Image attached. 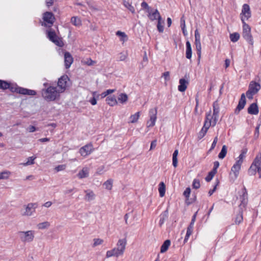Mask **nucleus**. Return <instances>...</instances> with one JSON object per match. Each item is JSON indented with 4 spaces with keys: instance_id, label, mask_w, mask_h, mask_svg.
Instances as JSON below:
<instances>
[{
    "instance_id": "f257e3e1",
    "label": "nucleus",
    "mask_w": 261,
    "mask_h": 261,
    "mask_svg": "<svg viewBox=\"0 0 261 261\" xmlns=\"http://www.w3.org/2000/svg\"><path fill=\"white\" fill-rule=\"evenodd\" d=\"M60 93L61 92L58 90L57 87L52 86L42 90V96L47 101L55 100L59 97Z\"/></svg>"
},
{
    "instance_id": "f03ea898",
    "label": "nucleus",
    "mask_w": 261,
    "mask_h": 261,
    "mask_svg": "<svg viewBox=\"0 0 261 261\" xmlns=\"http://www.w3.org/2000/svg\"><path fill=\"white\" fill-rule=\"evenodd\" d=\"M260 89V86L259 84L253 81L251 82L249 86V89L246 93L248 98L250 99H252L253 96L257 93Z\"/></svg>"
},
{
    "instance_id": "7ed1b4c3",
    "label": "nucleus",
    "mask_w": 261,
    "mask_h": 261,
    "mask_svg": "<svg viewBox=\"0 0 261 261\" xmlns=\"http://www.w3.org/2000/svg\"><path fill=\"white\" fill-rule=\"evenodd\" d=\"M46 34L48 39L56 45L59 47H62L63 46L64 43L62 39L57 36L55 32L51 29L47 30Z\"/></svg>"
},
{
    "instance_id": "20e7f679",
    "label": "nucleus",
    "mask_w": 261,
    "mask_h": 261,
    "mask_svg": "<svg viewBox=\"0 0 261 261\" xmlns=\"http://www.w3.org/2000/svg\"><path fill=\"white\" fill-rule=\"evenodd\" d=\"M43 19L44 22L42 25L46 27L50 28L55 22V18L52 12H46L43 13Z\"/></svg>"
},
{
    "instance_id": "39448f33",
    "label": "nucleus",
    "mask_w": 261,
    "mask_h": 261,
    "mask_svg": "<svg viewBox=\"0 0 261 261\" xmlns=\"http://www.w3.org/2000/svg\"><path fill=\"white\" fill-rule=\"evenodd\" d=\"M213 115H211V111H210L208 113H210V119L213 121V125H216L217 122L219 118V114L220 112V107L217 100L215 101L213 104Z\"/></svg>"
},
{
    "instance_id": "423d86ee",
    "label": "nucleus",
    "mask_w": 261,
    "mask_h": 261,
    "mask_svg": "<svg viewBox=\"0 0 261 261\" xmlns=\"http://www.w3.org/2000/svg\"><path fill=\"white\" fill-rule=\"evenodd\" d=\"M18 234L21 241L24 243L31 242L34 238V232L32 230L19 231Z\"/></svg>"
},
{
    "instance_id": "0eeeda50",
    "label": "nucleus",
    "mask_w": 261,
    "mask_h": 261,
    "mask_svg": "<svg viewBox=\"0 0 261 261\" xmlns=\"http://www.w3.org/2000/svg\"><path fill=\"white\" fill-rule=\"evenodd\" d=\"M36 203H29L26 205H24V210H21V215L25 216H31L35 212L37 207Z\"/></svg>"
},
{
    "instance_id": "6e6552de",
    "label": "nucleus",
    "mask_w": 261,
    "mask_h": 261,
    "mask_svg": "<svg viewBox=\"0 0 261 261\" xmlns=\"http://www.w3.org/2000/svg\"><path fill=\"white\" fill-rule=\"evenodd\" d=\"M69 79L66 75L62 76L58 80V90L61 92H63L68 86Z\"/></svg>"
},
{
    "instance_id": "1a4fd4ad",
    "label": "nucleus",
    "mask_w": 261,
    "mask_h": 261,
    "mask_svg": "<svg viewBox=\"0 0 261 261\" xmlns=\"http://www.w3.org/2000/svg\"><path fill=\"white\" fill-rule=\"evenodd\" d=\"M241 194L242 195L240 196L241 203L239 205V208L240 210H243L245 208L248 202L247 192L245 187H243L242 189Z\"/></svg>"
},
{
    "instance_id": "9d476101",
    "label": "nucleus",
    "mask_w": 261,
    "mask_h": 261,
    "mask_svg": "<svg viewBox=\"0 0 261 261\" xmlns=\"http://www.w3.org/2000/svg\"><path fill=\"white\" fill-rule=\"evenodd\" d=\"M241 17L242 21L247 20L251 17L250 9L248 4H245L243 5Z\"/></svg>"
},
{
    "instance_id": "9b49d317",
    "label": "nucleus",
    "mask_w": 261,
    "mask_h": 261,
    "mask_svg": "<svg viewBox=\"0 0 261 261\" xmlns=\"http://www.w3.org/2000/svg\"><path fill=\"white\" fill-rule=\"evenodd\" d=\"M150 119L147 122V127H152L155 125L156 120L157 109H151L149 112Z\"/></svg>"
},
{
    "instance_id": "f8f14e48",
    "label": "nucleus",
    "mask_w": 261,
    "mask_h": 261,
    "mask_svg": "<svg viewBox=\"0 0 261 261\" xmlns=\"http://www.w3.org/2000/svg\"><path fill=\"white\" fill-rule=\"evenodd\" d=\"M126 240L125 239H120L118 240L117 244V247L114 248L117 250V252L119 255H122L126 245Z\"/></svg>"
},
{
    "instance_id": "ddd939ff",
    "label": "nucleus",
    "mask_w": 261,
    "mask_h": 261,
    "mask_svg": "<svg viewBox=\"0 0 261 261\" xmlns=\"http://www.w3.org/2000/svg\"><path fill=\"white\" fill-rule=\"evenodd\" d=\"M93 150V145L91 143L88 144L80 149L79 152L81 155L86 157L91 154Z\"/></svg>"
},
{
    "instance_id": "4468645a",
    "label": "nucleus",
    "mask_w": 261,
    "mask_h": 261,
    "mask_svg": "<svg viewBox=\"0 0 261 261\" xmlns=\"http://www.w3.org/2000/svg\"><path fill=\"white\" fill-rule=\"evenodd\" d=\"M196 214H197V212L193 216L191 223L187 228L186 235L185 239H184V243L188 241L189 237L192 233L193 227H194V223H195V220H196Z\"/></svg>"
},
{
    "instance_id": "2eb2a0df",
    "label": "nucleus",
    "mask_w": 261,
    "mask_h": 261,
    "mask_svg": "<svg viewBox=\"0 0 261 261\" xmlns=\"http://www.w3.org/2000/svg\"><path fill=\"white\" fill-rule=\"evenodd\" d=\"M246 97L244 93L241 95V98L239 100V103L235 110V113L238 114L242 110L246 105Z\"/></svg>"
},
{
    "instance_id": "dca6fc26",
    "label": "nucleus",
    "mask_w": 261,
    "mask_h": 261,
    "mask_svg": "<svg viewBox=\"0 0 261 261\" xmlns=\"http://www.w3.org/2000/svg\"><path fill=\"white\" fill-rule=\"evenodd\" d=\"M73 59L69 52H65L64 54V63L66 69L69 68L73 63Z\"/></svg>"
},
{
    "instance_id": "f3484780",
    "label": "nucleus",
    "mask_w": 261,
    "mask_h": 261,
    "mask_svg": "<svg viewBox=\"0 0 261 261\" xmlns=\"http://www.w3.org/2000/svg\"><path fill=\"white\" fill-rule=\"evenodd\" d=\"M210 113L206 114L204 124L203 127L207 130L211 126H215L216 125H213V121L210 119Z\"/></svg>"
},
{
    "instance_id": "a211bd4d",
    "label": "nucleus",
    "mask_w": 261,
    "mask_h": 261,
    "mask_svg": "<svg viewBox=\"0 0 261 261\" xmlns=\"http://www.w3.org/2000/svg\"><path fill=\"white\" fill-rule=\"evenodd\" d=\"M148 17L151 21H153V20H156V19L158 20L159 19L161 18L160 14L157 9H156L153 12H151L150 10L149 12H148Z\"/></svg>"
},
{
    "instance_id": "6ab92c4d",
    "label": "nucleus",
    "mask_w": 261,
    "mask_h": 261,
    "mask_svg": "<svg viewBox=\"0 0 261 261\" xmlns=\"http://www.w3.org/2000/svg\"><path fill=\"white\" fill-rule=\"evenodd\" d=\"M86 195L85 196V200L87 201H90L93 200L95 198V195L94 192L91 190H85Z\"/></svg>"
},
{
    "instance_id": "aec40b11",
    "label": "nucleus",
    "mask_w": 261,
    "mask_h": 261,
    "mask_svg": "<svg viewBox=\"0 0 261 261\" xmlns=\"http://www.w3.org/2000/svg\"><path fill=\"white\" fill-rule=\"evenodd\" d=\"M248 113L251 115H257L258 113V108L256 103H253L248 108Z\"/></svg>"
},
{
    "instance_id": "412c9836",
    "label": "nucleus",
    "mask_w": 261,
    "mask_h": 261,
    "mask_svg": "<svg viewBox=\"0 0 261 261\" xmlns=\"http://www.w3.org/2000/svg\"><path fill=\"white\" fill-rule=\"evenodd\" d=\"M241 165V164L238 163V162H236L231 168V171L233 172L234 174V179H236L238 176Z\"/></svg>"
},
{
    "instance_id": "4be33fe9",
    "label": "nucleus",
    "mask_w": 261,
    "mask_h": 261,
    "mask_svg": "<svg viewBox=\"0 0 261 261\" xmlns=\"http://www.w3.org/2000/svg\"><path fill=\"white\" fill-rule=\"evenodd\" d=\"M179 85L178 90L180 92H184L187 88L188 82L184 79H181L179 81Z\"/></svg>"
},
{
    "instance_id": "5701e85b",
    "label": "nucleus",
    "mask_w": 261,
    "mask_h": 261,
    "mask_svg": "<svg viewBox=\"0 0 261 261\" xmlns=\"http://www.w3.org/2000/svg\"><path fill=\"white\" fill-rule=\"evenodd\" d=\"M168 217V211L166 210L160 216L159 225L161 226Z\"/></svg>"
},
{
    "instance_id": "b1692460",
    "label": "nucleus",
    "mask_w": 261,
    "mask_h": 261,
    "mask_svg": "<svg viewBox=\"0 0 261 261\" xmlns=\"http://www.w3.org/2000/svg\"><path fill=\"white\" fill-rule=\"evenodd\" d=\"M192 51L191 43L189 41L186 42V58L190 59L192 57Z\"/></svg>"
},
{
    "instance_id": "393cba45",
    "label": "nucleus",
    "mask_w": 261,
    "mask_h": 261,
    "mask_svg": "<svg viewBox=\"0 0 261 261\" xmlns=\"http://www.w3.org/2000/svg\"><path fill=\"white\" fill-rule=\"evenodd\" d=\"M243 37L249 44H253V41L251 32H243Z\"/></svg>"
},
{
    "instance_id": "a878e982",
    "label": "nucleus",
    "mask_w": 261,
    "mask_h": 261,
    "mask_svg": "<svg viewBox=\"0 0 261 261\" xmlns=\"http://www.w3.org/2000/svg\"><path fill=\"white\" fill-rule=\"evenodd\" d=\"M88 169L87 168H83V169L79 172L77 176L80 178H83L88 177Z\"/></svg>"
},
{
    "instance_id": "bb28decb",
    "label": "nucleus",
    "mask_w": 261,
    "mask_h": 261,
    "mask_svg": "<svg viewBox=\"0 0 261 261\" xmlns=\"http://www.w3.org/2000/svg\"><path fill=\"white\" fill-rule=\"evenodd\" d=\"M171 244V242L169 240H166L161 247V253L165 252L168 249Z\"/></svg>"
},
{
    "instance_id": "cd10ccee",
    "label": "nucleus",
    "mask_w": 261,
    "mask_h": 261,
    "mask_svg": "<svg viewBox=\"0 0 261 261\" xmlns=\"http://www.w3.org/2000/svg\"><path fill=\"white\" fill-rule=\"evenodd\" d=\"M107 103L110 106H114L117 103V100L115 96H108L106 99Z\"/></svg>"
},
{
    "instance_id": "c85d7f7f",
    "label": "nucleus",
    "mask_w": 261,
    "mask_h": 261,
    "mask_svg": "<svg viewBox=\"0 0 261 261\" xmlns=\"http://www.w3.org/2000/svg\"><path fill=\"white\" fill-rule=\"evenodd\" d=\"M258 169V168L256 166V165L252 163L248 171L249 175H254L256 174V171H257Z\"/></svg>"
},
{
    "instance_id": "c756f323",
    "label": "nucleus",
    "mask_w": 261,
    "mask_h": 261,
    "mask_svg": "<svg viewBox=\"0 0 261 261\" xmlns=\"http://www.w3.org/2000/svg\"><path fill=\"white\" fill-rule=\"evenodd\" d=\"M178 154V150L176 149L174 150L172 155V165L174 167L176 168L177 166L178 160L177 155Z\"/></svg>"
},
{
    "instance_id": "7c9ffc66",
    "label": "nucleus",
    "mask_w": 261,
    "mask_h": 261,
    "mask_svg": "<svg viewBox=\"0 0 261 261\" xmlns=\"http://www.w3.org/2000/svg\"><path fill=\"white\" fill-rule=\"evenodd\" d=\"M166 191V186L163 182H161L159 185V192L160 196L162 197L165 195Z\"/></svg>"
},
{
    "instance_id": "2f4dec72",
    "label": "nucleus",
    "mask_w": 261,
    "mask_h": 261,
    "mask_svg": "<svg viewBox=\"0 0 261 261\" xmlns=\"http://www.w3.org/2000/svg\"><path fill=\"white\" fill-rule=\"evenodd\" d=\"M243 210H239V213L236 216L235 218V224H239L243 221Z\"/></svg>"
},
{
    "instance_id": "473e14b6",
    "label": "nucleus",
    "mask_w": 261,
    "mask_h": 261,
    "mask_svg": "<svg viewBox=\"0 0 261 261\" xmlns=\"http://www.w3.org/2000/svg\"><path fill=\"white\" fill-rule=\"evenodd\" d=\"M247 152V149L246 148H244L242 150L241 153L239 156V160L237 161V162H238V163H240L241 164H242L243 160L245 157Z\"/></svg>"
},
{
    "instance_id": "72a5a7b5",
    "label": "nucleus",
    "mask_w": 261,
    "mask_h": 261,
    "mask_svg": "<svg viewBox=\"0 0 261 261\" xmlns=\"http://www.w3.org/2000/svg\"><path fill=\"white\" fill-rule=\"evenodd\" d=\"M140 117V112H138L134 115H132L129 117V122L134 123L137 122Z\"/></svg>"
},
{
    "instance_id": "f704fd0d",
    "label": "nucleus",
    "mask_w": 261,
    "mask_h": 261,
    "mask_svg": "<svg viewBox=\"0 0 261 261\" xmlns=\"http://www.w3.org/2000/svg\"><path fill=\"white\" fill-rule=\"evenodd\" d=\"M118 100L121 103H125L128 100V96L125 93H121L118 97Z\"/></svg>"
},
{
    "instance_id": "c9c22d12",
    "label": "nucleus",
    "mask_w": 261,
    "mask_h": 261,
    "mask_svg": "<svg viewBox=\"0 0 261 261\" xmlns=\"http://www.w3.org/2000/svg\"><path fill=\"white\" fill-rule=\"evenodd\" d=\"M227 146L225 145L222 146V149L218 155L219 159H223L225 158L227 153Z\"/></svg>"
},
{
    "instance_id": "e433bc0d",
    "label": "nucleus",
    "mask_w": 261,
    "mask_h": 261,
    "mask_svg": "<svg viewBox=\"0 0 261 261\" xmlns=\"http://www.w3.org/2000/svg\"><path fill=\"white\" fill-rule=\"evenodd\" d=\"M240 34L238 33H233L230 34L229 38L232 42H236L240 38Z\"/></svg>"
},
{
    "instance_id": "4c0bfd02",
    "label": "nucleus",
    "mask_w": 261,
    "mask_h": 261,
    "mask_svg": "<svg viewBox=\"0 0 261 261\" xmlns=\"http://www.w3.org/2000/svg\"><path fill=\"white\" fill-rule=\"evenodd\" d=\"M254 163L258 168L261 167V153H258L254 160Z\"/></svg>"
},
{
    "instance_id": "58836bf2",
    "label": "nucleus",
    "mask_w": 261,
    "mask_h": 261,
    "mask_svg": "<svg viewBox=\"0 0 261 261\" xmlns=\"http://www.w3.org/2000/svg\"><path fill=\"white\" fill-rule=\"evenodd\" d=\"M10 87V83L0 80V89L3 90L8 89Z\"/></svg>"
},
{
    "instance_id": "ea45409f",
    "label": "nucleus",
    "mask_w": 261,
    "mask_h": 261,
    "mask_svg": "<svg viewBox=\"0 0 261 261\" xmlns=\"http://www.w3.org/2000/svg\"><path fill=\"white\" fill-rule=\"evenodd\" d=\"M113 256H115L116 257H118L119 256L117 252V250H115V249H114V248L111 250L108 251L106 253V256L108 258L112 257Z\"/></svg>"
},
{
    "instance_id": "a19ab883",
    "label": "nucleus",
    "mask_w": 261,
    "mask_h": 261,
    "mask_svg": "<svg viewBox=\"0 0 261 261\" xmlns=\"http://www.w3.org/2000/svg\"><path fill=\"white\" fill-rule=\"evenodd\" d=\"M180 27L184 36L187 35L188 33L186 30L185 20L184 16H182L180 19Z\"/></svg>"
},
{
    "instance_id": "79ce46f5",
    "label": "nucleus",
    "mask_w": 261,
    "mask_h": 261,
    "mask_svg": "<svg viewBox=\"0 0 261 261\" xmlns=\"http://www.w3.org/2000/svg\"><path fill=\"white\" fill-rule=\"evenodd\" d=\"M164 23V21L162 20V18L159 19L158 20L157 28L159 32L162 33L164 31V26L162 24Z\"/></svg>"
},
{
    "instance_id": "37998d69",
    "label": "nucleus",
    "mask_w": 261,
    "mask_h": 261,
    "mask_svg": "<svg viewBox=\"0 0 261 261\" xmlns=\"http://www.w3.org/2000/svg\"><path fill=\"white\" fill-rule=\"evenodd\" d=\"M11 174V172L8 171H5L0 173V180L8 179Z\"/></svg>"
},
{
    "instance_id": "c03bdc74",
    "label": "nucleus",
    "mask_w": 261,
    "mask_h": 261,
    "mask_svg": "<svg viewBox=\"0 0 261 261\" xmlns=\"http://www.w3.org/2000/svg\"><path fill=\"white\" fill-rule=\"evenodd\" d=\"M103 186L106 189L109 190H111L113 186V180L112 179L107 180L104 182Z\"/></svg>"
},
{
    "instance_id": "a18cd8bd",
    "label": "nucleus",
    "mask_w": 261,
    "mask_h": 261,
    "mask_svg": "<svg viewBox=\"0 0 261 261\" xmlns=\"http://www.w3.org/2000/svg\"><path fill=\"white\" fill-rule=\"evenodd\" d=\"M195 44L196 46V49L197 50V53L198 56V58L200 59L201 56V46L200 41L195 42Z\"/></svg>"
},
{
    "instance_id": "49530a36",
    "label": "nucleus",
    "mask_w": 261,
    "mask_h": 261,
    "mask_svg": "<svg viewBox=\"0 0 261 261\" xmlns=\"http://www.w3.org/2000/svg\"><path fill=\"white\" fill-rule=\"evenodd\" d=\"M71 22L75 26H80L81 24L80 19L77 17H71Z\"/></svg>"
},
{
    "instance_id": "de8ad7c7",
    "label": "nucleus",
    "mask_w": 261,
    "mask_h": 261,
    "mask_svg": "<svg viewBox=\"0 0 261 261\" xmlns=\"http://www.w3.org/2000/svg\"><path fill=\"white\" fill-rule=\"evenodd\" d=\"M116 34L117 36L121 37V41H125L127 39V35L125 34V33L121 32L120 31H118Z\"/></svg>"
},
{
    "instance_id": "09e8293b",
    "label": "nucleus",
    "mask_w": 261,
    "mask_h": 261,
    "mask_svg": "<svg viewBox=\"0 0 261 261\" xmlns=\"http://www.w3.org/2000/svg\"><path fill=\"white\" fill-rule=\"evenodd\" d=\"M49 225H50L49 223L47 221H46V222L39 223L38 224L37 226L39 229H45V228L48 227L49 226Z\"/></svg>"
},
{
    "instance_id": "8fccbe9b",
    "label": "nucleus",
    "mask_w": 261,
    "mask_h": 261,
    "mask_svg": "<svg viewBox=\"0 0 261 261\" xmlns=\"http://www.w3.org/2000/svg\"><path fill=\"white\" fill-rule=\"evenodd\" d=\"M207 130H208L202 127L198 134V139L199 140L201 139L205 135Z\"/></svg>"
},
{
    "instance_id": "3c124183",
    "label": "nucleus",
    "mask_w": 261,
    "mask_h": 261,
    "mask_svg": "<svg viewBox=\"0 0 261 261\" xmlns=\"http://www.w3.org/2000/svg\"><path fill=\"white\" fill-rule=\"evenodd\" d=\"M192 187L194 189H198L200 187V181L199 179H194L192 183Z\"/></svg>"
},
{
    "instance_id": "603ef678",
    "label": "nucleus",
    "mask_w": 261,
    "mask_h": 261,
    "mask_svg": "<svg viewBox=\"0 0 261 261\" xmlns=\"http://www.w3.org/2000/svg\"><path fill=\"white\" fill-rule=\"evenodd\" d=\"M216 173L214 172V171L212 170L211 171H210L208 173V175L205 177V180L207 182L210 181L213 179V177L216 174Z\"/></svg>"
},
{
    "instance_id": "864d4df0",
    "label": "nucleus",
    "mask_w": 261,
    "mask_h": 261,
    "mask_svg": "<svg viewBox=\"0 0 261 261\" xmlns=\"http://www.w3.org/2000/svg\"><path fill=\"white\" fill-rule=\"evenodd\" d=\"M116 91L115 89H108L107 91L102 92L100 95L101 96V98H104L106 97L108 95L111 94L113 92H114Z\"/></svg>"
},
{
    "instance_id": "5fc2aeb1",
    "label": "nucleus",
    "mask_w": 261,
    "mask_h": 261,
    "mask_svg": "<svg viewBox=\"0 0 261 261\" xmlns=\"http://www.w3.org/2000/svg\"><path fill=\"white\" fill-rule=\"evenodd\" d=\"M245 21H242L243 25V32H251V28L248 24H247Z\"/></svg>"
},
{
    "instance_id": "6e6d98bb",
    "label": "nucleus",
    "mask_w": 261,
    "mask_h": 261,
    "mask_svg": "<svg viewBox=\"0 0 261 261\" xmlns=\"http://www.w3.org/2000/svg\"><path fill=\"white\" fill-rule=\"evenodd\" d=\"M35 158H36L35 157H33V156L29 157L28 159V161L26 163H23V165L24 166H28V165H30L33 164L34 163V161L35 159Z\"/></svg>"
},
{
    "instance_id": "4d7b16f0",
    "label": "nucleus",
    "mask_w": 261,
    "mask_h": 261,
    "mask_svg": "<svg viewBox=\"0 0 261 261\" xmlns=\"http://www.w3.org/2000/svg\"><path fill=\"white\" fill-rule=\"evenodd\" d=\"M94 243L92 245L93 247H96L98 245L101 244L103 243V240L100 239H94L93 240Z\"/></svg>"
},
{
    "instance_id": "13d9d810",
    "label": "nucleus",
    "mask_w": 261,
    "mask_h": 261,
    "mask_svg": "<svg viewBox=\"0 0 261 261\" xmlns=\"http://www.w3.org/2000/svg\"><path fill=\"white\" fill-rule=\"evenodd\" d=\"M190 193L191 189L189 187H188L186 189V190L184 192L183 194L184 196L188 199L190 197Z\"/></svg>"
},
{
    "instance_id": "bf43d9fd",
    "label": "nucleus",
    "mask_w": 261,
    "mask_h": 261,
    "mask_svg": "<svg viewBox=\"0 0 261 261\" xmlns=\"http://www.w3.org/2000/svg\"><path fill=\"white\" fill-rule=\"evenodd\" d=\"M141 7L143 9H146V12L148 13V12H149V11L150 10V7L148 6V5L147 4V3H146L145 2H143L142 3H141Z\"/></svg>"
},
{
    "instance_id": "052dcab7",
    "label": "nucleus",
    "mask_w": 261,
    "mask_h": 261,
    "mask_svg": "<svg viewBox=\"0 0 261 261\" xmlns=\"http://www.w3.org/2000/svg\"><path fill=\"white\" fill-rule=\"evenodd\" d=\"M162 77H163L166 82H167L170 80V72L169 71L165 72L162 74Z\"/></svg>"
},
{
    "instance_id": "680f3d73",
    "label": "nucleus",
    "mask_w": 261,
    "mask_h": 261,
    "mask_svg": "<svg viewBox=\"0 0 261 261\" xmlns=\"http://www.w3.org/2000/svg\"><path fill=\"white\" fill-rule=\"evenodd\" d=\"M19 88V87H17V86H14V85H11L10 83V87L8 88L10 90V91L12 92H16V93H18V88Z\"/></svg>"
},
{
    "instance_id": "e2e57ef3",
    "label": "nucleus",
    "mask_w": 261,
    "mask_h": 261,
    "mask_svg": "<svg viewBox=\"0 0 261 261\" xmlns=\"http://www.w3.org/2000/svg\"><path fill=\"white\" fill-rule=\"evenodd\" d=\"M200 41V35L198 30L195 31V42Z\"/></svg>"
},
{
    "instance_id": "0e129e2a",
    "label": "nucleus",
    "mask_w": 261,
    "mask_h": 261,
    "mask_svg": "<svg viewBox=\"0 0 261 261\" xmlns=\"http://www.w3.org/2000/svg\"><path fill=\"white\" fill-rule=\"evenodd\" d=\"M127 57V55L122 53L119 54L118 59L120 61H124Z\"/></svg>"
},
{
    "instance_id": "69168bd1",
    "label": "nucleus",
    "mask_w": 261,
    "mask_h": 261,
    "mask_svg": "<svg viewBox=\"0 0 261 261\" xmlns=\"http://www.w3.org/2000/svg\"><path fill=\"white\" fill-rule=\"evenodd\" d=\"M217 141H218V137H216L214 139V141L212 144V145H211V148L210 149L209 151H211V150H212L213 149H214V148L215 147L216 145V144L217 143Z\"/></svg>"
},
{
    "instance_id": "338daca9",
    "label": "nucleus",
    "mask_w": 261,
    "mask_h": 261,
    "mask_svg": "<svg viewBox=\"0 0 261 261\" xmlns=\"http://www.w3.org/2000/svg\"><path fill=\"white\" fill-rule=\"evenodd\" d=\"M17 89H18L17 93L23 94V95H26L27 89L19 87V88Z\"/></svg>"
},
{
    "instance_id": "774afa93",
    "label": "nucleus",
    "mask_w": 261,
    "mask_h": 261,
    "mask_svg": "<svg viewBox=\"0 0 261 261\" xmlns=\"http://www.w3.org/2000/svg\"><path fill=\"white\" fill-rule=\"evenodd\" d=\"M219 166V163L218 161H215L214 163V167L213 169H212V171H214V172L217 173V169L218 168Z\"/></svg>"
}]
</instances>
